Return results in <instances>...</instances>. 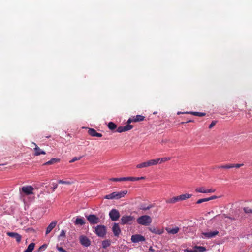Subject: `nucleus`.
<instances>
[{
    "label": "nucleus",
    "mask_w": 252,
    "mask_h": 252,
    "mask_svg": "<svg viewBox=\"0 0 252 252\" xmlns=\"http://www.w3.org/2000/svg\"><path fill=\"white\" fill-rule=\"evenodd\" d=\"M204 202H203V199H199L197 202H196V203L197 204H200V203H202Z\"/></svg>",
    "instance_id": "nucleus-50"
},
{
    "label": "nucleus",
    "mask_w": 252,
    "mask_h": 252,
    "mask_svg": "<svg viewBox=\"0 0 252 252\" xmlns=\"http://www.w3.org/2000/svg\"><path fill=\"white\" fill-rule=\"evenodd\" d=\"M111 244V241L109 240H105L102 241V247L104 249H106L108 247L110 246Z\"/></svg>",
    "instance_id": "nucleus-29"
},
{
    "label": "nucleus",
    "mask_w": 252,
    "mask_h": 252,
    "mask_svg": "<svg viewBox=\"0 0 252 252\" xmlns=\"http://www.w3.org/2000/svg\"><path fill=\"white\" fill-rule=\"evenodd\" d=\"M112 231L115 236H119L121 230L118 223H114L112 227Z\"/></svg>",
    "instance_id": "nucleus-13"
},
{
    "label": "nucleus",
    "mask_w": 252,
    "mask_h": 252,
    "mask_svg": "<svg viewBox=\"0 0 252 252\" xmlns=\"http://www.w3.org/2000/svg\"><path fill=\"white\" fill-rule=\"evenodd\" d=\"M57 249L60 252H67L62 247H57Z\"/></svg>",
    "instance_id": "nucleus-41"
},
{
    "label": "nucleus",
    "mask_w": 252,
    "mask_h": 252,
    "mask_svg": "<svg viewBox=\"0 0 252 252\" xmlns=\"http://www.w3.org/2000/svg\"><path fill=\"white\" fill-rule=\"evenodd\" d=\"M35 246V244L33 243H30L26 250L24 252H32Z\"/></svg>",
    "instance_id": "nucleus-27"
},
{
    "label": "nucleus",
    "mask_w": 252,
    "mask_h": 252,
    "mask_svg": "<svg viewBox=\"0 0 252 252\" xmlns=\"http://www.w3.org/2000/svg\"><path fill=\"white\" fill-rule=\"evenodd\" d=\"M153 206L152 205H149L148 206H146L144 204H141L139 205V209L142 210L144 211L148 210L152 208Z\"/></svg>",
    "instance_id": "nucleus-28"
},
{
    "label": "nucleus",
    "mask_w": 252,
    "mask_h": 252,
    "mask_svg": "<svg viewBox=\"0 0 252 252\" xmlns=\"http://www.w3.org/2000/svg\"><path fill=\"white\" fill-rule=\"evenodd\" d=\"M251 110L249 109L248 111V115L249 116V117L252 116V112H251Z\"/></svg>",
    "instance_id": "nucleus-53"
},
{
    "label": "nucleus",
    "mask_w": 252,
    "mask_h": 252,
    "mask_svg": "<svg viewBox=\"0 0 252 252\" xmlns=\"http://www.w3.org/2000/svg\"><path fill=\"white\" fill-rule=\"evenodd\" d=\"M33 188L31 186H24L21 189L22 192L27 195L33 194Z\"/></svg>",
    "instance_id": "nucleus-9"
},
{
    "label": "nucleus",
    "mask_w": 252,
    "mask_h": 252,
    "mask_svg": "<svg viewBox=\"0 0 252 252\" xmlns=\"http://www.w3.org/2000/svg\"><path fill=\"white\" fill-rule=\"evenodd\" d=\"M82 158V157H79L78 158L77 157H74L70 161V163H72L75 162L76 160H80Z\"/></svg>",
    "instance_id": "nucleus-37"
},
{
    "label": "nucleus",
    "mask_w": 252,
    "mask_h": 252,
    "mask_svg": "<svg viewBox=\"0 0 252 252\" xmlns=\"http://www.w3.org/2000/svg\"><path fill=\"white\" fill-rule=\"evenodd\" d=\"M137 222L139 224L149 226L152 222V218L148 215H143L137 219Z\"/></svg>",
    "instance_id": "nucleus-2"
},
{
    "label": "nucleus",
    "mask_w": 252,
    "mask_h": 252,
    "mask_svg": "<svg viewBox=\"0 0 252 252\" xmlns=\"http://www.w3.org/2000/svg\"><path fill=\"white\" fill-rule=\"evenodd\" d=\"M166 230L167 231V232L169 234H175L179 232L180 230V228L178 227H175L173 228H166Z\"/></svg>",
    "instance_id": "nucleus-19"
},
{
    "label": "nucleus",
    "mask_w": 252,
    "mask_h": 252,
    "mask_svg": "<svg viewBox=\"0 0 252 252\" xmlns=\"http://www.w3.org/2000/svg\"><path fill=\"white\" fill-rule=\"evenodd\" d=\"M60 161V159L58 158H53L50 160L48 161V162H46L44 164V165H51L55 164L57 162H58Z\"/></svg>",
    "instance_id": "nucleus-26"
},
{
    "label": "nucleus",
    "mask_w": 252,
    "mask_h": 252,
    "mask_svg": "<svg viewBox=\"0 0 252 252\" xmlns=\"http://www.w3.org/2000/svg\"><path fill=\"white\" fill-rule=\"evenodd\" d=\"M109 216L113 221H116L118 220L120 215L118 210L115 209H113L109 212Z\"/></svg>",
    "instance_id": "nucleus-6"
},
{
    "label": "nucleus",
    "mask_w": 252,
    "mask_h": 252,
    "mask_svg": "<svg viewBox=\"0 0 252 252\" xmlns=\"http://www.w3.org/2000/svg\"><path fill=\"white\" fill-rule=\"evenodd\" d=\"M181 112H178V113H177V114H178V115H179V114H181Z\"/></svg>",
    "instance_id": "nucleus-57"
},
{
    "label": "nucleus",
    "mask_w": 252,
    "mask_h": 252,
    "mask_svg": "<svg viewBox=\"0 0 252 252\" xmlns=\"http://www.w3.org/2000/svg\"><path fill=\"white\" fill-rule=\"evenodd\" d=\"M218 198V197L217 196H215V195H213V196H212L210 197V200H213V199H217Z\"/></svg>",
    "instance_id": "nucleus-49"
},
{
    "label": "nucleus",
    "mask_w": 252,
    "mask_h": 252,
    "mask_svg": "<svg viewBox=\"0 0 252 252\" xmlns=\"http://www.w3.org/2000/svg\"><path fill=\"white\" fill-rule=\"evenodd\" d=\"M79 240L81 244L85 247H88L91 244L90 240L85 236H80Z\"/></svg>",
    "instance_id": "nucleus-10"
},
{
    "label": "nucleus",
    "mask_w": 252,
    "mask_h": 252,
    "mask_svg": "<svg viewBox=\"0 0 252 252\" xmlns=\"http://www.w3.org/2000/svg\"><path fill=\"white\" fill-rule=\"evenodd\" d=\"M243 210L244 211L245 213H246V214L252 213V209L249 208V207L244 208Z\"/></svg>",
    "instance_id": "nucleus-35"
},
{
    "label": "nucleus",
    "mask_w": 252,
    "mask_h": 252,
    "mask_svg": "<svg viewBox=\"0 0 252 252\" xmlns=\"http://www.w3.org/2000/svg\"><path fill=\"white\" fill-rule=\"evenodd\" d=\"M232 165L233 166V168L235 167L237 168H240L244 165V164H232Z\"/></svg>",
    "instance_id": "nucleus-39"
},
{
    "label": "nucleus",
    "mask_w": 252,
    "mask_h": 252,
    "mask_svg": "<svg viewBox=\"0 0 252 252\" xmlns=\"http://www.w3.org/2000/svg\"><path fill=\"white\" fill-rule=\"evenodd\" d=\"M88 133L90 136L93 137H101L102 136V134L98 133L93 128H89Z\"/></svg>",
    "instance_id": "nucleus-14"
},
{
    "label": "nucleus",
    "mask_w": 252,
    "mask_h": 252,
    "mask_svg": "<svg viewBox=\"0 0 252 252\" xmlns=\"http://www.w3.org/2000/svg\"><path fill=\"white\" fill-rule=\"evenodd\" d=\"M53 190L54 191L58 187V185L56 183H53Z\"/></svg>",
    "instance_id": "nucleus-47"
},
{
    "label": "nucleus",
    "mask_w": 252,
    "mask_h": 252,
    "mask_svg": "<svg viewBox=\"0 0 252 252\" xmlns=\"http://www.w3.org/2000/svg\"><path fill=\"white\" fill-rule=\"evenodd\" d=\"M65 232L63 230H62L61 231V233L59 237H65Z\"/></svg>",
    "instance_id": "nucleus-42"
},
{
    "label": "nucleus",
    "mask_w": 252,
    "mask_h": 252,
    "mask_svg": "<svg viewBox=\"0 0 252 252\" xmlns=\"http://www.w3.org/2000/svg\"><path fill=\"white\" fill-rule=\"evenodd\" d=\"M149 230L153 233L156 234H162L164 232L163 229H158V228L151 227L149 228Z\"/></svg>",
    "instance_id": "nucleus-18"
},
{
    "label": "nucleus",
    "mask_w": 252,
    "mask_h": 252,
    "mask_svg": "<svg viewBox=\"0 0 252 252\" xmlns=\"http://www.w3.org/2000/svg\"><path fill=\"white\" fill-rule=\"evenodd\" d=\"M206 250L205 247L202 246H195L194 250H188V252H203Z\"/></svg>",
    "instance_id": "nucleus-17"
},
{
    "label": "nucleus",
    "mask_w": 252,
    "mask_h": 252,
    "mask_svg": "<svg viewBox=\"0 0 252 252\" xmlns=\"http://www.w3.org/2000/svg\"><path fill=\"white\" fill-rule=\"evenodd\" d=\"M184 113L185 114H191L194 116H198V117H203L205 116L206 113L203 112H186Z\"/></svg>",
    "instance_id": "nucleus-22"
},
{
    "label": "nucleus",
    "mask_w": 252,
    "mask_h": 252,
    "mask_svg": "<svg viewBox=\"0 0 252 252\" xmlns=\"http://www.w3.org/2000/svg\"><path fill=\"white\" fill-rule=\"evenodd\" d=\"M157 164L156 159H151L146 162H142L136 165V168H142Z\"/></svg>",
    "instance_id": "nucleus-4"
},
{
    "label": "nucleus",
    "mask_w": 252,
    "mask_h": 252,
    "mask_svg": "<svg viewBox=\"0 0 252 252\" xmlns=\"http://www.w3.org/2000/svg\"><path fill=\"white\" fill-rule=\"evenodd\" d=\"M108 128L111 130H114L117 128V125L113 122H109L108 124Z\"/></svg>",
    "instance_id": "nucleus-30"
},
{
    "label": "nucleus",
    "mask_w": 252,
    "mask_h": 252,
    "mask_svg": "<svg viewBox=\"0 0 252 252\" xmlns=\"http://www.w3.org/2000/svg\"><path fill=\"white\" fill-rule=\"evenodd\" d=\"M216 124V121H213L209 126V128L211 129Z\"/></svg>",
    "instance_id": "nucleus-40"
},
{
    "label": "nucleus",
    "mask_w": 252,
    "mask_h": 252,
    "mask_svg": "<svg viewBox=\"0 0 252 252\" xmlns=\"http://www.w3.org/2000/svg\"><path fill=\"white\" fill-rule=\"evenodd\" d=\"M134 119H133V117L132 118H130L128 120H127V124H129L130 123H131V122H134Z\"/></svg>",
    "instance_id": "nucleus-46"
},
{
    "label": "nucleus",
    "mask_w": 252,
    "mask_h": 252,
    "mask_svg": "<svg viewBox=\"0 0 252 252\" xmlns=\"http://www.w3.org/2000/svg\"><path fill=\"white\" fill-rule=\"evenodd\" d=\"M191 196H192L191 194H188V193L182 194L181 195L178 196L179 201L185 200L186 199L190 198Z\"/></svg>",
    "instance_id": "nucleus-24"
},
{
    "label": "nucleus",
    "mask_w": 252,
    "mask_h": 252,
    "mask_svg": "<svg viewBox=\"0 0 252 252\" xmlns=\"http://www.w3.org/2000/svg\"><path fill=\"white\" fill-rule=\"evenodd\" d=\"M116 131L119 133L125 132L123 126H119L116 130Z\"/></svg>",
    "instance_id": "nucleus-38"
},
{
    "label": "nucleus",
    "mask_w": 252,
    "mask_h": 252,
    "mask_svg": "<svg viewBox=\"0 0 252 252\" xmlns=\"http://www.w3.org/2000/svg\"><path fill=\"white\" fill-rule=\"evenodd\" d=\"M58 183L59 184H66V185H71L73 182L69 181H63V180H58Z\"/></svg>",
    "instance_id": "nucleus-34"
},
{
    "label": "nucleus",
    "mask_w": 252,
    "mask_h": 252,
    "mask_svg": "<svg viewBox=\"0 0 252 252\" xmlns=\"http://www.w3.org/2000/svg\"><path fill=\"white\" fill-rule=\"evenodd\" d=\"M127 193V190H124L120 192H113L111 194L105 195L104 196V198L107 199H118L124 197Z\"/></svg>",
    "instance_id": "nucleus-1"
},
{
    "label": "nucleus",
    "mask_w": 252,
    "mask_h": 252,
    "mask_svg": "<svg viewBox=\"0 0 252 252\" xmlns=\"http://www.w3.org/2000/svg\"><path fill=\"white\" fill-rule=\"evenodd\" d=\"M215 191V189H206V193H213V192H214Z\"/></svg>",
    "instance_id": "nucleus-43"
},
{
    "label": "nucleus",
    "mask_w": 252,
    "mask_h": 252,
    "mask_svg": "<svg viewBox=\"0 0 252 252\" xmlns=\"http://www.w3.org/2000/svg\"><path fill=\"white\" fill-rule=\"evenodd\" d=\"M178 201H180L178 196L173 197H172L171 198L167 199L166 200V202L167 203H170V204H174V203H176V202H177Z\"/></svg>",
    "instance_id": "nucleus-21"
},
{
    "label": "nucleus",
    "mask_w": 252,
    "mask_h": 252,
    "mask_svg": "<svg viewBox=\"0 0 252 252\" xmlns=\"http://www.w3.org/2000/svg\"><path fill=\"white\" fill-rule=\"evenodd\" d=\"M32 144L35 146V148H34V150L35 151V156H39L41 154L45 155L46 154L45 152L44 151L42 150L39 147H38L36 143L33 142Z\"/></svg>",
    "instance_id": "nucleus-15"
},
{
    "label": "nucleus",
    "mask_w": 252,
    "mask_h": 252,
    "mask_svg": "<svg viewBox=\"0 0 252 252\" xmlns=\"http://www.w3.org/2000/svg\"><path fill=\"white\" fill-rule=\"evenodd\" d=\"M217 167L219 168L230 169L233 168V166L232 165V164H229L221 166H218Z\"/></svg>",
    "instance_id": "nucleus-32"
},
{
    "label": "nucleus",
    "mask_w": 252,
    "mask_h": 252,
    "mask_svg": "<svg viewBox=\"0 0 252 252\" xmlns=\"http://www.w3.org/2000/svg\"><path fill=\"white\" fill-rule=\"evenodd\" d=\"M94 232L98 236L103 238L106 234V227L104 225H97L95 228Z\"/></svg>",
    "instance_id": "nucleus-3"
},
{
    "label": "nucleus",
    "mask_w": 252,
    "mask_h": 252,
    "mask_svg": "<svg viewBox=\"0 0 252 252\" xmlns=\"http://www.w3.org/2000/svg\"><path fill=\"white\" fill-rule=\"evenodd\" d=\"M57 221L54 220L52 221L46 229V235L48 234L53 230V229L55 227Z\"/></svg>",
    "instance_id": "nucleus-16"
},
{
    "label": "nucleus",
    "mask_w": 252,
    "mask_h": 252,
    "mask_svg": "<svg viewBox=\"0 0 252 252\" xmlns=\"http://www.w3.org/2000/svg\"><path fill=\"white\" fill-rule=\"evenodd\" d=\"M155 250L152 248V247H150L149 249V252H154Z\"/></svg>",
    "instance_id": "nucleus-54"
},
{
    "label": "nucleus",
    "mask_w": 252,
    "mask_h": 252,
    "mask_svg": "<svg viewBox=\"0 0 252 252\" xmlns=\"http://www.w3.org/2000/svg\"><path fill=\"white\" fill-rule=\"evenodd\" d=\"M125 132L131 130L133 126L132 125L127 124L126 126H123Z\"/></svg>",
    "instance_id": "nucleus-33"
},
{
    "label": "nucleus",
    "mask_w": 252,
    "mask_h": 252,
    "mask_svg": "<svg viewBox=\"0 0 252 252\" xmlns=\"http://www.w3.org/2000/svg\"><path fill=\"white\" fill-rule=\"evenodd\" d=\"M206 189L203 187H198L195 189L196 192L202 193H206Z\"/></svg>",
    "instance_id": "nucleus-31"
},
{
    "label": "nucleus",
    "mask_w": 252,
    "mask_h": 252,
    "mask_svg": "<svg viewBox=\"0 0 252 252\" xmlns=\"http://www.w3.org/2000/svg\"><path fill=\"white\" fill-rule=\"evenodd\" d=\"M120 181H128V177L120 178Z\"/></svg>",
    "instance_id": "nucleus-45"
},
{
    "label": "nucleus",
    "mask_w": 252,
    "mask_h": 252,
    "mask_svg": "<svg viewBox=\"0 0 252 252\" xmlns=\"http://www.w3.org/2000/svg\"><path fill=\"white\" fill-rule=\"evenodd\" d=\"M202 199H203V202L209 201L210 200V197L206 198H202Z\"/></svg>",
    "instance_id": "nucleus-51"
},
{
    "label": "nucleus",
    "mask_w": 252,
    "mask_h": 252,
    "mask_svg": "<svg viewBox=\"0 0 252 252\" xmlns=\"http://www.w3.org/2000/svg\"><path fill=\"white\" fill-rule=\"evenodd\" d=\"M110 180L115 182H120V178H112L110 179Z\"/></svg>",
    "instance_id": "nucleus-44"
},
{
    "label": "nucleus",
    "mask_w": 252,
    "mask_h": 252,
    "mask_svg": "<svg viewBox=\"0 0 252 252\" xmlns=\"http://www.w3.org/2000/svg\"><path fill=\"white\" fill-rule=\"evenodd\" d=\"M85 223V220L83 217H77L74 221V224L76 225H83Z\"/></svg>",
    "instance_id": "nucleus-20"
},
{
    "label": "nucleus",
    "mask_w": 252,
    "mask_h": 252,
    "mask_svg": "<svg viewBox=\"0 0 252 252\" xmlns=\"http://www.w3.org/2000/svg\"><path fill=\"white\" fill-rule=\"evenodd\" d=\"M202 199H203V202L209 201L210 200V197L206 198H202Z\"/></svg>",
    "instance_id": "nucleus-52"
},
{
    "label": "nucleus",
    "mask_w": 252,
    "mask_h": 252,
    "mask_svg": "<svg viewBox=\"0 0 252 252\" xmlns=\"http://www.w3.org/2000/svg\"><path fill=\"white\" fill-rule=\"evenodd\" d=\"M171 159V158L170 157H164L161 158H157L156 159V160L157 161V164L158 163H161L162 162H165L167 161L170 160Z\"/></svg>",
    "instance_id": "nucleus-25"
},
{
    "label": "nucleus",
    "mask_w": 252,
    "mask_h": 252,
    "mask_svg": "<svg viewBox=\"0 0 252 252\" xmlns=\"http://www.w3.org/2000/svg\"><path fill=\"white\" fill-rule=\"evenodd\" d=\"M131 241L133 243H138L139 242L144 241L145 238L142 235L140 234L133 235L131 238Z\"/></svg>",
    "instance_id": "nucleus-8"
},
{
    "label": "nucleus",
    "mask_w": 252,
    "mask_h": 252,
    "mask_svg": "<svg viewBox=\"0 0 252 252\" xmlns=\"http://www.w3.org/2000/svg\"><path fill=\"white\" fill-rule=\"evenodd\" d=\"M219 234V231H214L208 232H202L201 234L204 236L205 238H211L215 237Z\"/></svg>",
    "instance_id": "nucleus-11"
},
{
    "label": "nucleus",
    "mask_w": 252,
    "mask_h": 252,
    "mask_svg": "<svg viewBox=\"0 0 252 252\" xmlns=\"http://www.w3.org/2000/svg\"><path fill=\"white\" fill-rule=\"evenodd\" d=\"M192 122V120L188 119V120L187 121V122L186 123H189V122ZM185 123V122H182L181 124H184Z\"/></svg>",
    "instance_id": "nucleus-55"
},
{
    "label": "nucleus",
    "mask_w": 252,
    "mask_h": 252,
    "mask_svg": "<svg viewBox=\"0 0 252 252\" xmlns=\"http://www.w3.org/2000/svg\"><path fill=\"white\" fill-rule=\"evenodd\" d=\"M139 178H140V179H145L144 177H139Z\"/></svg>",
    "instance_id": "nucleus-56"
},
{
    "label": "nucleus",
    "mask_w": 252,
    "mask_h": 252,
    "mask_svg": "<svg viewBox=\"0 0 252 252\" xmlns=\"http://www.w3.org/2000/svg\"><path fill=\"white\" fill-rule=\"evenodd\" d=\"M134 119V122H138L142 121L144 120L145 117L141 115H137L136 116H133Z\"/></svg>",
    "instance_id": "nucleus-23"
},
{
    "label": "nucleus",
    "mask_w": 252,
    "mask_h": 252,
    "mask_svg": "<svg viewBox=\"0 0 252 252\" xmlns=\"http://www.w3.org/2000/svg\"><path fill=\"white\" fill-rule=\"evenodd\" d=\"M134 220V217L132 216H123L121 218V223L124 225L126 224H131Z\"/></svg>",
    "instance_id": "nucleus-7"
},
{
    "label": "nucleus",
    "mask_w": 252,
    "mask_h": 252,
    "mask_svg": "<svg viewBox=\"0 0 252 252\" xmlns=\"http://www.w3.org/2000/svg\"><path fill=\"white\" fill-rule=\"evenodd\" d=\"M7 235L12 238H15L18 243H19L21 240V236L16 232H8Z\"/></svg>",
    "instance_id": "nucleus-12"
},
{
    "label": "nucleus",
    "mask_w": 252,
    "mask_h": 252,
    "mask_svg": "<svg viewBox=\"0 0 252 252\" xmlns=\"http://www.w3.org/2000/svg\"><path fill=\"white\" fill-rule=\"evenodd\" d=\"M86 218L91 224H97L100 222V219L95 215H89L86 216Z\"/></svg>",
    "instance_id": "nucleus-5"
},
{
    "label": "nucleus",
    "mask_w": 252,
    "mask_h": 252,
    "mask_svg": "<svg viewBox=\"0 0 252 252\" xmlns=\"http://www.w3.org/2000/svg\"><path fill=\"white\" fill-rule=\"evenodd\" d=\"M47 247V245L46 244H44L40 247L39 250L41 251L42 249H45Z\"/></svg>",
    "instance_id": "nucleus-48"
},
{
    "label": "nucleus",
    "mask_w": 252,
    "mask_h": 252,
    "mask_svg": "<svg viewBox=\"0 0 252 252\" xmlns=\"http://www.w3.org/2000/svg\"><path fill=\"white\" fill-rule=\"evenodd\" d=\"M139 180H140V178H139V177H128V181H138Z\"/></svg>",
    "instance_id": "nucleus-36"
}]
</instances>
